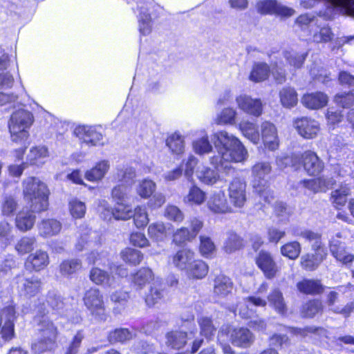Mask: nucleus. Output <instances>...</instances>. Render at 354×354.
Returning <instances> with one entry per match:
<instances>
[{
	"label": "nucleus",
	"mask_w": 354,
	"mask_h": 354,
	"mask_svg": "<svg viewBox=\"0 0 354 354\" xmlns=\"http://www.w3.org/2000/svg\"><path fill=\"white\" fill-rule=\"evenodd\" d=\"M22 195L30 210L20 211L15 218L16 227L25 232L31 230L36 216L32 214L47 211L49 207L50 191L48 185L35 176H29L22 181Z\"/></svg>",
	"instance_id": "nucleus-1"
},
{
	"label": "nucleus",
	"mask_w": 354,
	"mask_h": 354,
	"mask_svg": "<svg viewBox=\"0 0 354 354\" xmlns=\"http://www.w3.org/2000/svg\"><path fill=\"white\" fill-rule=\"evenodd\" d=\"M215 138V145L220 158L218 161L216 157L211 158L212 163L222 165L225 162H239L246 158L248 151L237 138L225 131H218Z\"/></svg>",
	"instance_id": "nucleus-2"
},
{
	"label": "nucleus",
	"mask_w": 354,
	"mask_h": 354,
	"mask_svg": "<svg viewBox=\"0 0 354 354\" xmlns=\"http://www.w3.org/2000/svg\"><path fill=\"white\" fill-rule=\"evenodd\" d=\"M39 315L41 317L39 322V333L41 337L32 343L30 348L34 354H41L53 351L57 347V339L59 335L57 326L52 320L44 318L49 314L45 308L39 310Z\"/></svg>",
	"instance_id": "nucleus-3"
},
{
	"label": "nucleus",
	"mask_w": 354,
	"mask_h": 354,
	"mask_svg": "<svg viewBox=\"0 0 354 354\" xmlns=\"http://www.w3.org/2000/svg\"><path fill=\"white\" fill-rule=\"evenodd\" d=\"M34 122L32 113L25 109H18L12 113L8 124L12 141L21 142L27 141L29 129Z\"/></svg>",
	"instance_id": "nucleus-4"
},
{
	"label": "nucleus",
	"mask_w": 354,
	"mask_h": 354,
	"mask_svg": "<svg viewBox=\"0 0 354 354\" xmlns=\"http://www.w3.org/2000/svg\"><path fill=\"white\" fill-rule=\"evenodd\" d=\"M252 180L251 182L254 192L263 197L266 201L272 198L273 191L270 189V183L266 176L272 171V167L268 162H258L251 169Z\"/></svg>",
	"instance_id": "nucleus-5"
},
{
	"label": "nucleus",
	"mask_w": 354,
	"mask_h": 354,
	"mask_svg": "<svg viewBox=\"0 0 354 354\" xmlns=\"http://www.w3.org/2000/svg\"><path fill=\"white\" fill-rule=\"evenodd\" d=\"M82 301L96 321L105 322L110 317V313L106 308L104 295L99 288L90 287L84 292Z\"/></svg>",
	"instance_id": "nucleus-6"
},
{
	"label": "nucleus",
	"mask_w": 354,
	"mask_h": 354,
	"mask_svg": "<svg viewBox=\"0 0 354 354\" xmlns=\"http://www.w3.org/2000/svg\"><path fill=\"white\" fill-rule=\"evenodd\" d=\"M292 164L297 168H302L309 176H320L325 169L323 160L313 150L308 149L292 157Z\"/></svg>",
	"instance_id": "nucleus-7"
},
{
	"label": "nucleus",
	"mask_w": 354,
	"mask_h": 354,
	"mask_svg": "<svg viewBox=\"0 0 354 354\" xmlns=\"http://www.w3.org/2000/svg\"><path fill=\"white\" fill-rule=\"evenodd\" d=\"M128 4L134 2L136 10L139 12V31L142 35H148L151 32L152 21L159 16V6L153 0H127Z\"/></svg>",
	"instance_id": "nucleus-8"
},
{
	"label": "nucleus",
	"mask_w": 354,
	"mask_h": 354,
	"mask_svg": "<svg viewBox=\"0 0 354 354\" xmlns=\"http://www.w3.org/2000/svg\"><path fill=\"white\" fill-rule=\"evenodd\" d=\"M204 226L203 221L198 217L189 220V226H181L174 230L171 235V244L175 247L186 248L197 237Z\"/></svg>",
	"instance_id": "nucleus-9"
},
{
	"label": "nucleus",
	"mask_w": 354,
	"mask_h": 354,
	"mask_svg": "<svg viewBox=\"0 0 354 354\" xmlns=\"http://www.w3.org/2000/svg\"><path fill=\"white\" fill-rule=\"evenodd\" d=\"M17 288L20 296L30 299L40 295L44 290V283L41 278L35 275L25 276L24 273L15 277Z\"/></svg>",
	"instance_id": "nucleus-10"
},
{
	"label": "nucleus",
	"mask_w": 354,
	"mask_h": 354,
	"mask_svg": "<svg viewBox=\"0 0 354 354\" xmlns=\"http://www.w3.org/2000/svg\"><path fill=\"white\" fill-rule=\"evenodd\" d=\"M254 263L258 269L267 279H272L279 272V267L274 255L267 250H260L254 257Z\"/></svg>",
	"instance_id": "nucleus-11"
},
{
	"label": "nucleus",
	"mask_w": 354,
	"mask_h": 354,
	"mask_svg": "<svg viewBox=\"0 0 354 354\" xmlns=\"http://www.w3.org/2000/svg\"><path fill=\"white\" fill-rule=\"evenodd\" d=\"M292 124L297 133L306 140L316 138L321 131L320 123L309 116L297 117Z\"/></svg>",
	"instance_id": "nucleus-12"
},
{
	"label": "nucleus",
	"mask_w": 354,
	"mask_h": 354,
	"mask_svg": "<svg viewBox=\"0 0 354 354\" xmlns=\"http://www.w3.org/2000/svg\"><path fill=\"white\" fill-rule=\"evenodd\" d=\"M229 202L233 209H242L247 201L246 183L239 178H234L227 189Z\"/></svg>",
	"instance_id": "nucleus-13"
},
{
	"label": "nucleus",
	"mask_w": 354,
	"mask_h": 354,
	"mask_svg": "<svg viewBox=\"0 0 354 354\" xmlns=\"http://www.w3.org/2000/svg\"><path fill=\"white\" fill-rule=\"evenodd\" d=\"M227 335L229 341L235 347L249 348L254 341V335L247 327H229Z\"/></svg>",
	"instance_id": "nucleus-14"
},
{
	"label": "nucleus",
	"mask_w": 354,
	"mask_h": 354,
	"mask_svg": "<svg viewBox=\"0 0 354 354\" xmlns=\"http://www.w3.org/2000/svg\"><path fill=\"white\" fill-rule=\"evenodd\" d=\"M207 207L214 215H225L236 212L230 205L224 192L212 194L207 201Z\"/></svg>",
	"instance_id": "nucleus-15"
},
{
	"label": "nucleus",
	"mask_w": 354,
	"mask_h": 354,
	"mask_svg": "<svg viewBox=\"0 0 354 354\" xmlns=\"http://www.w3.org/2000/svg\"><path fill=\"white\" fill-rule=\"evenodd\" d=\"M50 263L48 252L44 250H37L35 252L28 254L24 260V267L27 272H39L45 270Z\"/></svg>",
	"instance_id": "nucleus-16"
},
{
	"label": "nucleus",
	"mask_w": 354,
	"mask_h": 354,
	"mask_svg": "<svg viewBox=\"0 0 354 354\" xmlns=\"http://www.w3.org/2000/svg\"><path fill=\"white\" fill-rule=\"evenodd\" d=\"M196 255L193 249L180 248L169 255L167 263L177 270L184 272Z\"/></svg>",
	"instance_id": "nucleus-17"
},
{
	"label": "nucleus",
	"mask_w": 354,
	"mask_h": 354,
	"mask_svg": "<svg viewBox=\"0 0 354 354\" xmlns=\"http://www.w3.org/2000/svg\"><path fill=\"white\" fill-rule=\"evenodd\" d=\"M312 252L304 254L299 261L301 268L307 272L316 270L325 261L328 256L327 249H311Z\"/></svg>",
	"instance_id": "nucleus-18"
},
{
	"label": "nucleus",
	"mask_w": 354,
	"mask_h": 354,
	"mask_svg": "<svg viewBox=\"0 0 354 354\" xmlns=\"http://www.w3.org/2000/svg\"><path fill=\"white\" fill-rule=\"evenodd\" d=\"M238 108L247 115L258 118L263 111V104L260 98H252L246 94L236 97Z\"/></svg>",
	"instance_id": "nucleus-19"
},
{
	"label": "nucleus",
	"mask_w": 354,
	"mask_h": 354,
	"mask_svg": "<svg viewBox=\"0 0 354 354\" xmlns=\"http://www.w3.org/2000/svg\"><path fill=\"white\" fill-rule=\"evenodd\" d=\"M74 134L88 147H95L102 140V134L96 127L84 124L77 125L74 129Z\"/></svg>",
	"instance_id": "nucleus-20"
},
{
	"label": "nucleus",
	"mask_w": 354,
	"mask_h": 354,
	"mask_svg": "<svg viewBox=\"0 0 354 354\" xmlns=\"http://www.w3.org/2000/svg\"><path fill=\"white\" fill-rule=\"evenodd\" d=\"M261 138L264 147L270 151H275L279 145L277 129L270 121H263L261 124Z\"/></svg>",
	"instance_id": "nucleus-21"
},
{
	"label": "nucleus",
	"mask_w": 354,
	"mask_h": 354,
	"mask_svg": "<svg viewBox=\"0 0 354 354\" xmlns=\"http://www.w3.org/2000/svg\"><path fill=\"white\" fill-rule=\"evenodd\" d=\"M329 101L328 95L320 91L307 92L301 98L302 105L309 110H319L327 106Z\"/></svg>",
	"instance_id": "nucleus-22"
},
{
	"label": "nucleus",
	"mask_w": 354,
	"mask_h": 354,
	"mask_svg": "<svg viewBox=\"0 0 354 354\" xmlns=\"http://www.w3.org/2000/svg\"><path fill=\"white\" fill-rule=\"evenodd\" d=\"M154 280L155 274L149 267H141L131 274V285L137 290L143 289Z\"/></svg>",
	"instance_id": "nucleus-23"
},
{
	"label": "nucleus",
	"mask_w": 354,
	"mask_h": 354,
	"mask_svg": "<svg viewBox=\"0 0 354 354\" xmlns=\"http://www.w3.org/2000/svg\"><path fill=\"white\" fill-rule=\"evenodd\" d=\"M297 291L304 295H321L325 291V286L319 279L304 278L296 283Z\"/></svg>",
	"instance_id": "nucleus-24"
},
{
	"label": "nucleus",
	"mask_w": 354,
	"mask_h": 354,
	"mask_svg": "<svg viewBox=\"0 0 354 354\" xmlns=\"http://www.w3.org/2000/svg\"><path fill=\"white\" fill-rule=\"evenodd\" d=\"M165 345L171 350L183 349L187 344L188 333L180 328L171 329L165 334Z\"/></svg>",
	"instance_id": "nucleus-25"
},
{
	"label": "nucleus",
	"mask_w": 354,
	"mask_h": 354,
	"mask_svg": "<svg viewBox=\"0 0 354 354\" xmlns=\"http://www.w3.org/2000/svg\"><path fill=\"white\" fill-rule=\"evenodd\" d=\"M324 311V305L319 298H310L303 302L299 308V315L303 319H313L321 316Z\"/></svg>",
	"instance_id": "nucleus-26"
},
{
	"label": "nucleus",
	"mask_w": 354,
	"mask_h": 354,
	"mask_svg": "<svg viewBox=\"0 0 354 354\" xmlns=\"http://www.w3.org/2000/svg\"><path fill=\"white\" fill-rule=\"evenodd\" d=\"M209 270L207 263L196 255L184 272L189 279L201 280L207 277Z\"/></svg>",
	"instance_id": "nucleus-27"
},
{
	"label": "nucleus",
	"mask_w": 354,
	"mask_h": 354,
	"mask_svg": "<svg viewBox=\"0 0 354 354\" xmlns=\"http://www.w3.org/2000/svg\"><path fill=\"white\" fill-rule=\"evenodd\" d=\"M167 295V292L164 284L160 281H156L149 287L148 292L145 296V302L148 307H153L164 302Z\"/></svg>",
	"instance_id": "nucleus-28"
},
{
	"label": "nucleus",
	"mask_w": 354,
	"mask_h": 354,
	"mask_svg": "<svg viewBox=\"0 0 354 354\" xmlns=\"http://www.w3.org/2000/svg\"><path fill=\"white\" fill-rule=\"evenodd\" d=\"M339 299V293L336 290L329 291L326 296V304L329 310L336 315H341L344 317H348L354 310V303L351 301L347 303L344 307L335 306V303Z\"/></svg>",
	"instance_id": "nucleus-29"
},
{
	"label": "nucleus",
	"mask_w": 354,
	"mask_h": 354,
	"mask_svg": "<svg viewBox=\"0 0 354 354\" xmlns=\"http://www.w3.org/2000/svg\"><path fill=\"white\" fill-rule=\"evenodd\" d=\"M233 281L223 273L217 274L214 279L213 295L217 298H224L232 293Z\"/></svg>",
	"instance_id": "nucleus-30"
},
{
	"label": "nucleus",
	"mask_w": 354,
	"mask_h": 354,
	"mask_svg": "<svg viewBox=\"0 0 354 354\" xmlns=\"http://www.w3.org/2000/svg\"><path fill=\"white\" fill-rule=\"evenodd\" d=\"M267 301L270 307L277 314L281 316L287 315L288 307L279 288L272 289L267 296Z\"/></svg>",
	"instance_id": "nucleus-31"
},
{
	"label": "nucleus",
	"mask_w": 354,
	"mask_h": 354,
	"mask_svg": "<svg viewBox=\"0 0 354 354\" xmlns=\"http://www.w3.org/2000/svg\"><path fill=\"white\" fill-rule=\"evenodd\" d=\"M351 194V187L347 184H341L331 192L329 200L335 209L340 210L348 203Z\"/></svg>",
	"instance_id": "nucleus-32"
},
{
	"label": "nucleus",
	"mask_w": 354,
	"mask_h": 354,
	"mask_svg": "<svg viewBox=\"0 0 354 354\" xmlns=\"http://www.w3.org/2000/svg\"><path fill=\"white\" fill-rule=\"evenodd\" d=\"M271 68L266 62H254L251 67L248 80L254 83H261L268 80Z\"/></svg>",
	"instance_id": "nucleus-33"
},
{
	"label": "nucleus",
	"mask_w": 354,
	"mask_h": 354,
	"mask_svg": "<svg viewBox=\"0 0 354 354\" xmlns=\"http://www.w3.org/2000/svg\"><path fill=\"white\" fill-rule=\"evenodd\" d=\"M109 168V161L107 160H101L95 162L92 167L84 172V178L89 182L98 183L104 178Z\"/></svg>",
	"instance_id": "nucleus-34"
},
{
	"label": "nucleus",
	"mask_w": 354,
	"mask_h": 354,
	"mask_svg": "<svg viewBox=\"0 0 354 354\" xmlns=\"http://www.w3.org/2000/svg\"><path fill=\"white\" fill-rule=\"evenodd\" d=\"M39 235L48 238L57 235L62 229L61 223L55 218L42 219L37 225Z\"/></svg>",
	"instance_id": "nucleus-35"
},
{
	"label": "nucleus",
	"mask_w": 354,
	"mask_h": 354,
	"mask_svg": "<svg viewBox=\"0 0 354 354\" xmlns=\"http://www.w3.org/2000/svg\"><path fill=\"white\" fill-rule=\"evenodd\" d=\"M61 276L71 278L82 269V262L78 258L66 259L58 266Z\"/></svg>",
	"instance_id": "nucleus-36"
},
{
	"label": "nucleus",
	"mask_w": 354,
	"mask_h": 354,
	"mask_svg": "<svg viewBox=\"0 0 354 354\" xmlns=\"http://www.w3.org/2000/svg\"><path fill=\"white\" fill-rule=\"evenodd\" d=\"M279 102L283 107L292 109L298 104V93L295 88L286 86L279 91Z\"/></svg>",
	"instance_id": "nucleus-37"
},
{
	"label": "nucleus",
	"mask_w": 354,
	"mask_h": 354,
	"mask_svg": "<svg viewBox=\"0 0 354 354\" xmlns=\"http://www.w3.org/2000/svg\"><path fill=\"white\" fill-rule=\"evenodd\" d=\"M132 338L133 334L127 328H114L111 330L106 336V339L111 344H124L131 340Z\"/></svg>",
	"instance_id": "nucleus-38"
},
{
	"label": "nucleus",
	"mask_w": 354,
	"mask_h": 354,
	"mask_svg": "<svg viewBox=\"0 0 354 354\" xmlns=\"http://www.w3.org/2000/svg\"><path fill=\"white\" fill-rule=\"evenodd\" d=\"M200 335L203 337L207 342L212 341L217 331L213 319L209 317H201L198 319Z\"/></svg>",
	"instance_id": "nucleus-39"
},
{
	"label": "nucleus",
	"mask_w": 354,
	"mask_h": 354,
	"mask_svg": "<svg viewBox=\"0 0 354 354\" xmlns=\"http://www.w3.org/2000/svg\"><path fill=\"white\" fill-rule=\"evenodd\" d=\"M245 247V241L237 233L230 232L223 245V250L227 253H233L243 250Z\"/></svg>",
	"instance_id": "nucleus-40"
},
{
	"label": "nucleus",
	"mask_w": 354,
	"mask_h": 354,
	"mask_svg": "<svg viewBox=\"0 0 354 354\" xmlns=\"http://www.w3.org/2000/svg\"><path fill=\"white\" fill-rule=\"evenodd\" d=\"M120 257L122 261L131 266L140 265L144 259L143 253L135 248L127 247L120 252Z\"/></svg>",
	"instance_id": "nucleus-41"
},
{
	"label": "nucleus",
	"mask_w": 354,
	"mask_h": 354,
	"mask_svg": "<svg viewBox=\"0 0 354 354\" xmlns=\"http://www.w3.org/2000/svg\"><path fill=\"white\" fill-rule=\"evenodd\" d=\"M198 250L201 257L210 259L212 258L216 251V247L212 239L206 235H200Z\"/></svg>",
	"instance_id": "nucleus-42"
},
{
	"label": "nucleus",
	"mask_w": 354,
	"mask_h": 354,
	"mask_svg": "<svg viewBox=\"0 0 354 354\" xmlns=\"http://www.w3.org/2000/svg\"><path fill=\"white\" fill-rule=\"evenodd\" d=\"M206 199V193L198 186L192 185L187 194L184 198V201L191 205L199 206L202 205Z\"/></svg>",
	"instance_id": "nucleus-43"
},
{
	"label": "nucleus",
	"mask_w": 354,
	"mask_h": 354,
	"mask_svg": "<svg viewBox=\"0 0 354 354\" xmlns=\"http://www.w3.org/2000/svg\"><path fill=\"white\" fill-rule=\"evenodd\" d=\"M333 257L343 264L351 263L354 261V254L348 253L346 248L341 242H337L330 246Z\"/></svg>",
	"instance_id": "nucleus-44"
},
{
	"label": "nucleus",
	"mask_w": 354,
	"mask_h": 354,
	"mask_svg": "<svg viewBox=\"0 0 354 354\" xmlns=\"http://www.w3.org/2000/svg\"><path fill=\"white\" fill-rule=\"evenodd\" d=\"M111 213L115 220L127 221L132 217V208L128 203L117 202L111 208Z\"/></svg>",
	"instance_id": "nucleus-45"
},
{
	"label": "nucleus",
	"mask_w": 354,
	"mask_h": 354,
	"mask_svg": "<svg viewBox=\"0 0 354 354\" xmlns=\"http://www.w3.org/2000/svg\"><path fill=\"white\" fill-rule=\"evenodd\" d=\"M301 252V245L297 241H292L282 245L280 248V252L282 256L290 259H297Z\"/></svg>",
	"instance_id": "nucleus-46"
},
{
	"label": "nucleus",
	"mask_w": 354,
	"mask_h": 354,
	"mask_svg": "<svg viewBox=\"0 0 354 354\" xmlns=\"http://www.w3.org/2000/svg\"><path fill=\"white\" fill-rule=\"evenodd\" d=\"M45 302L50 309L52 314L59 313L64 307V298L53 291H48L47 292Z\"/></svg>",
	"instance_id": "nucleus-47"
},
{
	"label": "nucleus",
	"mask_w": 354,
	"mask_h": 354,
	"mask_svg": "<svg viewBox=\"0 0 354 354\" xmlns=\"http://www.w3.org/2000/svg\"><path fill=\"white\" fill-rule=\"evenodd\" d=\"M37 243V239L35 236H24L21 237L15 248L17 253L20 255L32 253Z\"/></svg>",
	"instance_id": "nucleus-48"
},
{
	"label": "nucleus",
	"mask_w": 354,
	"mask_h": 354,
	"mask_svg": "<svg viewBox=\"0 0 354 354\" xmlns=\"http://www.w3.org/2000/svg\"><path fill=\"white\" fill-rule=\"evenodd\" d=\"M300 184L313 193L325 192L327 187L326 180L319 176L313 178L304 179L300 181Z\"/></svg>",
	"instance_id": "nucleus-49"
},
{
	"label": "nucleus",
	"mask_w": 354,
	"mask_h": 354,
	"mask_svg": "<svg viewBox=\"0 0 354 354\" xmlns=\"http://www.w3.org/2000/svg\"><path fill=\"white\" fill-rule=\"evenodd\" d=\"M199 181L207 185H212L219 180V174L217 170L209 167H203L198 174Z\"/></svg>",
	"instance_id": "nucleus-50"
},
{
	"label": "nucleus",
	"mask_w": 354,
	"mask_h": 354,
	"mask_svg": "<svg viewBox=\"0 0 354 354\" xmlns=\"http://www.w3.org/2000/svg\"><path fill=\"white\" fill-rule=\"evenodd\" d=\"M333 102L340 108H351L354 106V90L336 93L333 96Z\"/></svg>",
	"instance_id": "nucleus-51"
},
{
	"label": "nucleus",
	"mask_w": 354,
	"mask_h": 354,
	"mask_svg": "<svg viewBox=\"0 0 354 354\" xmlns=\"http://www.w3.org/2000/svg\"><path fill=\"white\" fill-rule=\"evenodd\" d=\"M156 183L151 179L145 178L140 180L136 187V193L144 199L149 198L155 192Z\"/></svg>",
	"instance_id": "nucleus-52"
},
{
	"label": "nucleus",
	"mask_w": 354,
	"mask_h": 354,
	"mask_svg": "<svg viewBox=\"0 0 354 354\" xmlns=\"http://www.w3.org/2000/svg\"><path fill=\"white\" fill-rule=\"evenodd\" d=\"M89 279L97 286L109 284L110 275L108 272L97 267H93L89 272Z\"/></svg>",
	"instance_id": "nucleus-53"
},
{
	"label": "nucleus",
	"mask_w": 354,
	"mask_h": 354,
	"mask_svg": "<svg viewBox=\"0 0 354 354\" xmlns=\"http://www.w3.org/2000/svg\"><path fill=\"white\" fill-rule=\"evenodd\" d=\"M147 233L156 241H163L167 235V227L162 222L153 223L148 226Z\"/></svg>",
	"instance_id": "nucleus-54"
},
{
	"label": "nucleus",
	"mask_w": 354,
	"mask_h": 354,
	"mask_svg": "<svg viewBox=\"0 0 354 354\" xmlns=\"http://www.w3.org/2000/svg\"><path fill=\"white\" fill-rule=\"evenodd\" d=\"M166 145L172 153L178 155L183 153L184 151V140L180 135L176 133L167 137Z\"/></svg>",
	"instance_id": "nucleus-55"
},
{
	"label": "nucleus",
	"mask_w": 354,
	"mask_h": 354,
	"mask_svg": "<svg viewBox=\"0 0 354 354\" xmlns=\"http://www.w3.org/2000/svg\"><path fill=\"white\" fill-rule=\"evenodd\" d=\"M68 210L73 218L81 219L85 216L86 207L84 202L74 198L68 202Z\"/></svg>",
	"instance_id": "nucleus-56"
},
{
	"label": "nucleus",
	"mask_w": 354,
	"mask_h": 354,
	"mask_svg": "<svg viewBox=\"0 0 354 354\" xmlns=\"http://www.w3.org/2000/svg\"><path fill=\"white\" fill-rule=\"evenodd\" d=\"M299 236L308 242H313L311 249H327L322 240V234L310 230H305L299 234Z\"/></svg>",
	"instance_id": "nucleus-57"
},
{
	"label": "nucleus",
	"mask_w": 354,
	"mask_h": 354,
	"mask_svg": "<svg viewBox=\"0 0 354 354\" xmlns=\"http://www.w3.org/2000/svg\"><path fill=\"white\" fill-rule=\"evenodd\" d=\"M132 217L137 228H144L149 223L148 214L143 206H136L134 209L133 214L132 213Z\"/></svg>",
	"instance_id": "nucleus-58"
},
{
	"label": "nucleus",
	"mask_w": 354,
	"mask_h": 354,
	"mask_svg": "<svg viewBox=\"0 0 354 354\" xmlns=\"http://www.w3.org/2000/svg\"><path fill=\"white\" fill-rule=\"evenodd\" d=\"M240 129L244 136L257 143L259 140V133L255 127V124L250 122H245L240 124Z\"/></svg>",
	"instance_id": "nucleus-59"
},
{
	"label": "nucleus",
	"mask_w": 354,
	"mask_h": 354,
	"mask_svg": "<svg viewBox=\"0 0 354 354\" xmlns=\"http://www.w3.org/2000/svg\"><path fill=\"white\" fill-rule=\"evenodd\" d=\"M18 207V203L16 198L12 196H6L1 203V210L4 216L13 215Z\"/></svg>",
	"instance_id": "nucleus-60"
},
{
	"label": "nucleus",
	"mask_w": 354,
	"mask_h": 354,
	"mask_svg": "<svg viewBox=\"0 0 354 354\" xmlns=\"http://www.w3.org/2000/svg\"><path fill=\"white\" fill-rule=\"evenodd\" d=\"M164 216L167 220L176 223H182L185 218L183 212L177 206L173 205L166 207Z\"/></svg>",
	"instance_id": "nucleus-61"
},
{
	"label": "nucleus",
	"mask_w": 354,
	"mask_h": 354,
	"mask_svg": "<svg viewBox=\"0 0 354 354\" xmlns=\"http://www.w3.org/2000/svg\"><path fill=\"white\" fill-rule=\"evenodd\" d=\"M283 57L287 62L295 68H301L306 58V54H299L291 51L283 52Z\"/></svg>",
	"instance_id": "nucleus-62"
},
{
	"label": "nucleus",
	"mask_w": 354,
	"mask_h": 354,
	"mask_svg": "<svg viewBox=\"0 0 354 354\" xmlns=\"http://www.w3.org/2000/svg\"><path fill=\"white\" fill-rule=\"evenodd\" d=\"M193 147L195 152L201 155L209 153L212 150V146L207 136H203L194 140Z\"/></svg>",
	"instance_id": "nucleus-63"
},
{
	"label": "nucleus",
	"mask_w": 354,
	"mask_h": 354,
	"mask_svg": "<svg viewBox=\"0 0 354 354\" xmlns=\"http://www.w3.org/2000/svg\"><path fill=\"white\" fill-rule=\"evenodd\" d=\"M84 335L82 330H78L73 337L64 354H77L81 347Z\"/></svg>",
	"instance_id": "nucleus-64"
}]
</instances>
